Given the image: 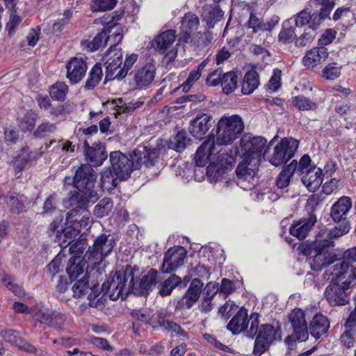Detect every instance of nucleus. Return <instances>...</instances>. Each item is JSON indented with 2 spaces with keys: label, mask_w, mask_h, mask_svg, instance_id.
Wrapping results in <instances>:
<instances>
[{
  "label": "nucleus",
  "mask_w": 356,
  "mask_h": 356,
  "mask_svg": "<svg viewBox=\"0 0 356 356\" xmlns=\"http://www.w3.org/2000/svg\"><path fill=\"white\" fill-rule=\"evenodd\" d=\"M57 130L56 123L48 121L42 122L33 132V136L37 138H42L54 133Z\"/></svg>",
  "instance_id": "obj_47"
},
{
  "label": "nucleus",
  "mask_w": 356,
  "mask_h": 356,
  "mask_svg": "<svg viewBox=\"0 0 356 356\" xmlns=\"http://www.w3.org/2000/svg\"><path fill=\"white\" fill-rule=\"evenodd\" d=\"M334 246V243L332 241L316 238L312 250L314 255L309 258V261L312 270H321L337 260V255L331 251Z\"/></svg>",
  "instance_id": "obj_7"
},
{
  "label": "nucleus",
  "mask_w": 356,
  "mask_h": 356,
  "mask_svg": "<svg viewBox=\"0 0 356 356\" xmlns=\"http://www.w3.org/2000/svg\"><path fill=\"white\" fill-rule=\"evenodd\" d=\"M299 147V141L292 137L283 138L274 147L273 153L268 156V162L278 167L287 163L293 157Z\"/></svg>",
  "instance_id": "obj_9"
},
{
  "label": "nucleus",
  "mask_w": 356,
  "mask_h": 356,
  "mask_svg": "<svg viewBox=\"0 0 356 356\" xmlns=\"http://www.w3.org/2000/svg\"><path fill=\"white\" fill-rule=\"evenodd\" d=\"M327 56V48L325 47H314L306 52L302 58V63L308 68H314L325 61Z\"/></svg>",
  "instance_id": "obj_25"
},
{
  "label": "nucleus",
  "mask_w": 356,
  "mask_h": 356,
  "mask_svg": "<svg viewBox=\"0 0 356 356\" xmlns=\"http://www.w3.org/2000/svg\"><path fill=\"white\" fill-rule=\"evenodd\" d=\"M222 149L216 150L215 145V137L210 135L208 140H205L197 149L195 154V163L197 166L203 167L207 163V160L214 159L207 168V175L211 182H216L227 173V154L222 152Z\"/></svg>",
  "instance_id": "obj_3"
},
{
  "label": "nucleus",
  "mask_w": 356,
  "mask_h": 356,
  "mask_svg": "<svg viewBox=\"0 0 356 356\" xmlns=\"http://www.w3.org/2000/svg\"><path fill=\"white\" fill-rule=\"evenodd\" d=\"M115 245V239L110 234H101L88 248L86 254L88 261L92 265L101 264L112 252Z\"/></svg>",
  "instance_id": "obj_8"
},
{
  "label": "nucleus",
  "mask_w": 356,
  "mask_h": 356,
  "mask_svg": "<svg viewBox=\"0 0 356 356\" xmlns=\"http://www.w3.org/2000/svg\"><path fill=\"white\" fill-rule=\"evenodd\" d=\"M161 147L139 146L127 156L120 151L111 152L109 155L111 168L120 181L128 179L131 172L145 166H154L160 154Z\"/></svg>",
  "instance_id": "obj_1"
},
{
  "label": "nucleus",
  "mask_w": 356,
  "mask_h": 356,
  "mask_svg": "<svg viewBox=\"0 0 356 356\" xmlns=\"http://www.w3.org/2000/svg\"><path fill=\"white\" fill-rule=\"evenodd\" d=\"M22 19L21 17L15 14H11L9 21L6 24V30L10 36L15 32L17 28L22 23Z\"/></svg>",
  "instance_id": "obj_63"
},
{
  "label": "nucleus",
  "mask_w": 356,
  "mask_h": 356,
  "mask_svg": "<svg viewBox=\"0 0 356 356\" xmlns=\"http://www.w3.org/2000/svg\"><path fill=\"white\" fill-rule=\"evenodd\" d=\"M330 328V321L322 313H316L309 325V333L316 339L325 335Z\"/></svg>",
  "instance_id": "obj_23"
},
{
  "label": "nucleus",
  "mask_w": 356,
  "mask_h": 356,
  "mask_svg": "<svg viewBox=\"0 0 356 356\" xmlns=\"http://www.w3.org/2000/svg\"><path fill=\"white\" fill-rule=\"evenodd\" d=\"M36 121L35 115L33 113H27L19 122V127L23 131H32Z\"/></svg>",
  "instance_id": "obj_55"
},
{
  "label": "nucleus",
  "mask_w": 356,
  "mask_h": 356,
  "mask_svg": "<svg viewBox=\"0 0 356 356\" xmlns=\"http://www.w3.org/2000/svg\"><path fill=\"white\" fill-rule=\"evenodd\" d=\"M90 199L86 196H81V194L76 191H70V195L68 199L70 206H74L67 212L66 216L67 224L78 223V218L82 214V210L86 209V203L90 202Z\"/></svg>",
  "instance_id": "obj_15"
},
{
  "label": "nucleus",
  "mask_w": 356,
  "mask_h": 356,
  "mask_svg": "<svg viewBox=\"0 0 356 356\" xmlns=\"http://www.w3.org/2000/svg\"><path fill=\"white\" fill-rule=\"evenodd\" d=\"M87 63L81 58L74 57L66 64V76L72 84L80 82L87 71Z\"/></svg>",
  "instance_id": "obj_19"
},
{
  "label": "nucleus",
  "mask_w": 356,
  "mask_h": 356,
  "mask_svg": "<svg viewBox=\"0 0 356 356\" xmlns=\"http://www.w3.org/2000/svg\"><path fill=\"white\" fill-rule=\"evenodd\" d=\"M297 161L293 160L280 172L275 181L279 188H284L289 186L291 179L296 171Z\"/></svg>",
  "instance_id": "obj_35"
},
{
  "label": "nucleus",
  "mask_w": 356,
  "mask_h": 356,
  "mask_svg": "<svg viewBox=\"0 0 356 356\" xmlns=\"http://www.w3.org/2000/svg\"><path fill=\"white\" fill-rule=\"evenodd\" d=\"M223 15L224 13L219 6L208 4L202 8V17L209 29L213 28L222 18Z\"/></svg>",
  "instance_id": "obj_32"
},
{
  "label": "nucleus",
  "mask_w": 356,
  "mask_h": 356,
  "mask_svg": "<svg viewBox=\"0 0 356 356\" xmlns=\"http://www.w3.org/2000/svg\"><path fill=\"white\" fill-rule=\"evenodd\" d=\"M268 149L269 144L264 137L246 134V179L248 176L254 179Z\"/></svg>",
  "instance_id": "obj_5"
},
{
  "label": "nucleus",
  "mask_w": 356,
  "mask_h": 356,
  "mask_svg": "<svg viewBox=\"0 0 356 356\" xmlns=\"http://www.w3.org/2000/svg\"><path fill=\"white\" fill-rule=\"evenodd\" d=\"M277 339L281 340L280 327L275 329L270 324L261 325L255 339L253 353L255 355H261L269 349L270 345Z\"/></svg>",
  "instance_id": "obj_11"
},
{
  "label": "nucleus",
  "mask_w": 356,
  "mask_h": 356,
  "mask_svg": "<svg viewBox=\"0 0 356 356\" xmlns=\"http://www.w3.org/2000/svg\"><path fill=\"white\" fill-rule=\"evenodd\" d=\"M4 203L11 213L20 214L27 209L28 199L24 195L8 192L4 197Z\"/></svg>",
  "instance_id": "obj_24"
},
{
  "label": "nucleus",
  "mask_w": 356,
  "mask_h": 356,
  "mask_svg": "<svg viewBox=\"0 0 356 356\" xmlns=\"http://www.w3.org/2000/svg\"><path fill=\"white\" fill-rule=\"evenodd\" d=\"M68 247L69 252L72 254H74V257H81L87 248L86 240L84 238L76 240L70 244Z\"/></svg>",
  "instance_id": "obj_57"
},
{
  "label": "nucleus",
  "mask_w": 356,
  "mask_h": 356,
  "mask_svg": "<svg viewBox=\"0 0 356 356\" xmlns=\"http://www.w3.org/2000/svg\"><path fill=\"white\" fill-rule=\"evenodd\" d=\"M273 26L274 25L270 23L263 24L261 20L253 13L250 14L247 25L248 29L252 30V33H257L259 31H271Z\"/></svg>",
  "instance_id": "obj_40"
},
{
  "label": "nucleus",
  "mask_w": 356,
  "mask_h": 356,
  "mask_svg": "<svg viewBox=\"0 0 356 356\" xmlns=\"http://www.w3.org/2000/svg\"><path fill=\"white\" fill-rule=\"evenodd\" d=\"M288 320L293 328L296 339L300 342L307 340L309 330L305 319V313H289Z\"/></svg>",
  "instance_id": "obj_16"
},
{
  "label": "nucleus",
  "mask_w": 356,
  "mask_h": 356,
  "mask_svg": "<svg viewBox=\"0 0 356 356\" xmlns=\"http://www.w3.org/2000/svg\"><path fill=\"white\" fill-rule=\"evenodd\" d=\"M181 283V277L177 275H171L167 280H165L161 284L159 289V294L162 296L170 295L172 291L178 284Z\"/></svg>",
  "instance_id": "obj_43"
},
{
  "label": "nucleus",
  "mask_w": 356,
  "mask_h": 356,
  "mask_svg": "<svg viewBox=\"0 0 356 356\" xmlns=\"http://www.w3.org/2000/svg\"><path fill=\"white\" fill-rule=\"evenodd\" d=\"M293 19L296 28L307 25L308 29L312 30V32H315L323 21L317 13H311L307 10H302L293 16Z\"/></svg>",
  "instance_id": "obj_22"
},
{
  "label": "nucleus",
  "mask_w": 356,
  "mask_h": 356,
  "mask_svg": "<svg viewBox=\"0 0 356 356\" xmlns=\"http://www.w3.org/2000/svg\"><path fill=\"white\" fill-rule=\"evenodd\" d=\"M83 154L88 162L86 164L92 168L102 165L108 156L105 146L102 143H95L90 146L87 140L83 143Z\"/></svg>",
  "instance_id": "obj_14"
},
{
  "label": "nucleus",
  "mask_w": 356,
  "mask_h": 356,
  "mask_svg": "<svg viewBox=\"0 0 356 356\" xmlns=\"http://www.w3.org/2000/svg\"><path fill=\"white\" fill-rule=\"evenodd\" d=\"M158 323L159 324V326L164 327L165 330L175 332L177 334L181 331V327L179 325L172 321L165 320L163 317L161 316V313L158 315Z\"/></svg>",
  "instance_id": "obj_62"
},
{
  "label": "nucleus",
  "mask_w": 356,
  "mask_h": 356,
  "mask_svg": "<svg viewBox=\"0 0 356 356\" xmlns=\"http://www.w3.org/2000/svg\"><path fill=\"white\" fill-rule=\"evenodd\" d=\"M61 264L62 257L58 254L47 266V273L52 278L55 277L56 275L60 272V267Z\"/></svg>",
  "instance_id": "obj_64"
},
{
  "label": "nucleus",
  "mask_w": 356,
  "mask_h": 356,
  "mask_svg": "<svg viewBox=\"0 0 356 356\" xmlns=\"http://www.w3.org/2000/svg\"><path fill=\"white\" fill-rule=\"evenodd\" d=\"M122 52L121 49L110 47L105 53L103 60H104V66L106 68V79L121 80L127 75V70L121 67L122 63Z\"/></svg>",
  "instance_id": "obj_10"
},
{
  "label": "nucleus",
  "mask_w": 356,
  "mask_h": 356,
  "mask_svg": "<svg viewBox=\"0 0 356 356\" xmlns=\"http://www.w3.org/2000/svg\"><path fill=\"white\" fill-rule=\"evenodd\" d=\"M204 283L198 278L192 280L186 294L191 296L196 299H199L202 290Z\"/></svg>",
  "instance_id": "obj_59"
},
{
  "label": "nucleus",
  "mask_w": 356,
  "mask_h": 356,
  "mask_svg": "<svg viewBox=\"0 0 356 356\" xmlns=\"http://www.w3.org/2000/svg\"><path fill=\"white\" fill-rule=\"evenodd\" d=\"M323 171L316 166L308 169L306 174L302 175V181L312 191L317 190L323 182Z\"/></svg>",
  "instance_id": "obj_28"
},
{
  "label": "nucleus",
  "mask_w": 356,
  "mask_h": 356,
  "mask_svg": "<svg viewBox=\"0 0 356 356\" xmlns=\"http://www.w3.org/2000/svg\"><path fill=\"white\" fill-rule=\"evenodd\" d=\"M68 92V86L65 82H57L50 88V95L54 99L63 102Z\"/></svg>",
  "instance_id": "obj_48"
},
{
  "label": "nucleus",
  "mask_w": 356,
  "mask_h": 356,
  "mask_svg": "<svg viewBox=\"0 0 356 356\" xmlns=\"http://www.w3.org/2000/svg\"><path fill=\"white\" fill-rule=\"evenodd\" d=\"M97 180V174L88 164H81L75 170L73 177H65L64 186L77 189L81 196L89 199L96 198L97 193L93 190Z\"/></svg>",
  "instance_id": "obj_4"
},
{
  "label": "nucleus",
  "mask_w": 356,
  "mask_h": 356,
  "mask_svg": "<svg viewBox=\"0 0 356 356\" xmlns=\"http://www.w3.org/2000/svg\"><path fill=\"white\" fill-rule=\"evenodd\" d=\"M187 251L184 247L176 246L170 248L164 254L161 266L163 273H170L175 271L184 263Z\"/></svg>",
  "instance_id": "obj_13"
},
{
  "label": "nucleus",
  "mask_w": 356,
  "mask_h": 356,
  "mask_svg": "<svg viewBox=\"0 0 356 356\" xmlns=\"http://www.w3.org/2000/svg\"><path fill=\"white\" fill-rule=\"evenodd\" d=\"M260 85L258 72L252 69L246 72V95L252 94Z\"/></svg>",
  "instance_id": "obj_50"
},
{
  "label": "nucleus",
  "mask_w": 356,
  "mask_h": 356,
  "mask_svg": "<svg viewBox=\"0 0 356 356\" xmlns=\"http://www.w3.org/2000/svg\"><path fill=\"white\" fill-rule=\"evenodd\" d=\"M42 155V152H30L29 148H23L14 161L15 171L21 172L27 165L31 164Z\"/></svg>",
  "instance_id": "obj_33"
},
{
  "label": "nucleus",
  "mask_w": 356,
  "mask_h": 356,
  "mask_svg": "<svg viewBox=\"0 0 356 356\" xmlns=\"http://www.w3.org/2000/svg\"><path fill=\"white\" fill-rule=\"evenodd\" d=\"M316 222V217L314 213H308L295 222L290 227V234L300 240L305 239Z\"/></svg>",
  "instance_id": "obj_20"
},
{
  "label": "nucleus",
  "mask_w": 356,
  "mask_h": 356,
  "mask_svg": "<svg viewBox=\"0 0 356 356\" xmlns=\"http://www.w3.org/2000/svg\"><path fill=\"white\" fill-rule=\"evenodd\" d=\"M15 346L17 347L20 350L30 354L38 355L40 356L43 355L44 354L43 351H38V349L33 345H32L31 343L22 338H20L19 340H18Z\"/></svg>",
  "instance_id": "obj_60"
},
{
  "label": "nucleus",
  "mask_w": 356,
  "mask_h": 356,
  "mask_svg": "<svg viewBox=\"0 0 356 356\" xmlns=\"http://www.w3.org/2000/svg\"><path fill=\"white\" fill-rule=\"evenodd\" d=\"M120 179L115 175L111 168L104 169L101 173L100 186L103 191L111 192L118 184Z\"/></svg>",
  "instance_id": "obj_36"
},
{
  "label": "nucleus",
  "mask_w": 356,
  "mask_h": 356,
  "mask_svg": "<svg viewBox=\"0 0 356 356\" xmlns=\"http://www.w3.org/2000/svg\"><path fill=\"white\" fill-rule=\"evenodd\" d=\"M132 279L131 266L127 265L122 273L117 271L113 276H110L102 284L100 291H99L97 282L92 284V292L88 296L90 306L99 310L103 309L106 300L105 298L106 295L112 300H116L120 298H125L131 290L129 282H131Z\"/></svg>",
  "instance_id": "obj_2"
},
{
  "label": "nucleus",
  "mask_w": 356,
  "mask_h": 356,
  "mask_svg": "<svg viewBox=\"0 0 356 356\" xmlns=\"http://www.w3.org/2000/svg\"><path fill=\"white\" fill-rule=\"evenodd\" d=\"M350 222L347 220H343L341 223L337 225V226L332 227L330 230L323 229L321 230L316 238H323V239H328L330 241H332L333 239L338 238L350 232Z\"/></svg>",
  "instance_id": "obj_30"
},
{
  "label": "nucleus",
  "mask_w": 356,
  "mask_h": 356,
  "mask_svg": "<svg viewBox=\"0 0 356 356\" xmlns=\"http://www.w3.org/2000/svg\"><path fill=\"white\" fill-rule=\"evenodd\" d=\"M175 39V31L167 30L162 32L152 41V47L163 53L174 43Z\"/></svg>",
  "instance_id": "obj_31"
},
{
  "label": "nucleus",
  "mask_w": 356,
  "mask_h": 356,
  "mask_svg": "<svg viewBox=\"0 0 356 356\" xmlns=\"http://www.w3.org/2000/svg\"><path fill=\"white\" fill-rule=\"evenodd\" d=\"M292 104L300 111H311L316 108V104L310 99L299 95L291 99Z\"/></svg>",
  "instance_id": "obj_49"
},
{
  "label": "nucleus",
  "mask_w": 356,
  "mask_h": 356,
  "mask_svg": "<svg viewBox=\"0 0 356 356\" xmlns=\"http://www.w3.org/2000/svg\"><path fill=\"white\" fill-rule=\"evenodd\" d=\"M238 78L235 72H228L222 76V88L225 94L232 92L237 87Z\"/></svg>",
  "instance_id": "obj_41"
},
{
  "label": "nucleus",
  "mask_w": 356,
  "mask_h": 356,
  "mask_svg": "<svg viewBox=\"0 0 356 356\" xmlns=\"http://www.w3.org/2000/svg\"><path fill=\"white\" fill-rule=\"evenodd\" d=\"M311 2L316 8L321 6L320 10L317 14L323 20L329 17L330 11L334 6V0H311Z\"/></svg>",
  "instance_id": "obj_46"
},
{
  "label": "nucleus",
  "mask_w": 356,
  "mask_h": 356,
  "mask_svg": "<svg viewBox=\"0 0 356 356\" xmlns=\"http://www.w3.org/2000/svg\"><path fill=\"white\" fill-rule=\"evenodd\" d=\"M339 264L335 266L336 282L343 285V287L350 289L356 282V268L350 264L348 261L343 260L338 267Z\"/></svg>",
  "instance_id": "obj_18"
},
{
  "label": "nucleus",
  "mask_w": 356,
  "mask_h": 356,
  "mask_svg": "<svg viewBox=\"0 0 356 356\" xmlns=\"http://www.w3.org/2000/svg\"><path fill=\"white\" fill-rule=\"evenodd\" d=\"M86 261L81 257H72L67 263L66 271L70 279L72 281L84 272Z\"/></svg>",
  "instance_id": "obj_34"
},
{
  "label": "nucleus",
  "mask_w": 356,
  "mask_h": 356,
  "mask_svg": "<svg viewBox=\"0 0 356 356\" xmlns=\"http://www.w3.org/2000/svg\"><path fill=\"white\" fill-rule=\"evenodd\" d=\"M72 17V10H66L63 14V17L58 19V20L53 24L52 30L54 32H61L64 27L69 23Z\"/></svg>",
  "instance_id": "obj_58"
},
{
  "label": "nucleus",
  "mask_w": 356,
  "mask_h": 356,
  "mask_svg": "<svg viewBox=\"0 0 356 356\" xmlns=\"http://www.w3.org/2000/svg\"><path fill=\"white\" fill-rule=\"evenodd\" d=\"M107 33L106 34V43L110 42L111 47L117 48V44H119L122 40V29L120 24H113L104 29Z\"/></svg>",
  "instance_id": "obj_39"
},
{
  "label": "nucleus",
  "mask_w": 356,
  "mask_h": 356,
  "mask_svg": "<svg viewBox=\"0 0 356 356\" xmlns=\"http://www.w3.org/2000/svg\"><path fill=\"white\" fill-rule=\"evenodd\" d=\"M14 280L13 277L8 274H4L1 278V282L4 286L11 291L15 295L24 296L25 295L24 289L21 286L13 282Z\"/></svg>",
  "instance_id": "obj_53"
},
{
  "label": "nucleus",
  "mask_w": 356,
  "mask_h": 356,
  "mask_svg": "<svg viewBox=\"0 0 356 356\" xmlns=\"http://www.w3.org/2000/svg\"><path fill=\"white\" fill-rule=\"evenodd\" d=\"M352 208V200L349 197H340L331 207L330 215L334 222L346 220V216Z\"/></svg>",
  "instance_id": "obj_26"
},
{
  "label": "nucleus",
  "mask_w": 356,
  "mask_h": 356,
  "mask_svg": "<svg viewBox=\"0 0 356 356\" xmlns=\"http://www.w3.org/2000/svg\"><path fill=\"white\" fill-rule=\"evenodd\" d=\"M32 318L34 321H39L42 323H44L49 325L51 327H59L61 325L62 322L58 323L56 321L57 318L54 317V313H33Z\"/></svg>",
  "instance_id": "obj_52"
},
{
  "label": "nucleus",
  "mask_w": 356,
  "mask_h": 356,
  "mask_svg": "<svg viewBox=\"0 0 356 356\" xmlns=\"http://www.w3.org/2000/svg\"><path fill=\"white\" fill-rule=\"evenodd\" d=\"M88 277L85 275L81 280H78L72 286L73 296L74 297L80 298L83 295L88 293L89 294L92 292V286L88 284ZM95 283V281H91V285Z\"/></svg>",
  "instance_id": "obj_44"
},
{
  "label": "nucleus",
  "mask_w": 356,
  "mask_h": 356,
  "mask_svg": "<svg viewBox=\"0 0 356 356\" xmlns=\"http://www.w3.org/2000/svg\"><path fill=\"white\" fill-rule=\"evenodd\" d=\"M68 225L61 231L58 230L56 234V238L59 241L60 245L63 249L67 248L74 241L81 232L78 223Z\"/></svg>",
  "instance_id": "obj_27"
},
{
  "label": "nucleus",
  "mask_w": 356,
  "mask_h": 356,
  "mask_svg": "<svg viewBox=\"0 0 356 356\" xmlns=\"http://www.w3.org/2000/svg\"><path fill=\"white\" fill-rule=\"evenodd\" d=\"M242 313H236L227 325L228 330L232 334H236L245 330V316H242Z\"/></svg>",
  "instance_id": "obj_51"
},
{
  "label": "nucleus",
  "mask_w": 356,
  "mask_h": 356,
  "mask_svg": "<svg viewBox=\"0 0 356 356\" xmlns=\"http://www.w3.org/2000/svg\"><path fill=\"white\" fill-rule=\"evenodd\" d=\"M199 26V18L192 13L185 14L181 20V31L188 37L196 31Z\"/></svg>",
  "instance_id": "obj_38"
},
{
  "label": "nucleus",
  "mask_w": 356,
  "mask_h": 356,
  "mask_svg": "<svg viewBox=\"0 0 356 356\" xmlns=\"http://www.w3.org/2000/svg\"><path fill=\"white\" fill-rule=\"evenodd\" d=\"M106 31L102 29L92 38V40H85L81 41V46L83 49L89 51H95L106 44Z\"/></svg>",
  "instance_id": "obj_37"
},
{
  "label": "nucleus",
  "mask_w": 356,
  "mask_h": 356,
  "mask_svg": "<svg viewBox=\"0 0 356 356\" xmlns=\"http://www.w3.org/2000/svg\"><path fill=\"white\" fill-rule=\"evenodd\" d=\"M133 279L131 282H129L131 290H130V293H132L135 295L138 296H145L149 293V291H151L153 286H155L156 282V277H157V270L152 268L147 273V274L145 275L142 277V278L138 282L136 280L140 276V270L139 268L134 266H131Z\"/></svg>",
  "instance_id": "obj_12"
},
{
  "label": "nucleus",
  "mask_w": 356,
  "mask_h": 356,
  "mask_svg": "<svg viewBox=\"0 0 356 356\" xmlns=\"http://www.w3.org/2000/svg\"><path fill=\"white\" fill-rule=\"evenodd\" d=\"M211 116L206 113L197 115L190 123L189 131L191 135L196 139H202L211 127Z\"/></svg>",
  "instance_id": "obj_21"
},
{
  "label": "nucleus",
  "mask_w": 356,
  "mask_h": 356,
  "mask_svg": "<svg viewBox=\"0 0 356 356\" xmlns=\"http://www.w3.org/2000/svg\"><path fill=\"white\" fill-rule=\"evenodd\" d=\"M102 76V70L100 64H95L89 72V76L86 82L87 90L93 89L100 81Z\"/></svg>",
  "instance_id": "obj_42"
},
{
  "label": "nucleus",
  "mask_w": 356,
  "mask_h": 356,
  "mask_svg": "<svg viewBox=\"0 0 356 356\" xmlns=\"http://www.w3.org/2000/svg\"><path fill=\"white\" fill-rule=\"evenodd\" d=\"M156 68L152 64H146L138 70L134 75V81L138 88L149 85L155 76Z\"/></svg>",
  "instance_id": "obj_29"
},
{
  "label": "nucleus",
  "mask_w": 356,
  "mask_h": 356,
  "mask_svg": "<svg viewBox=\"0 0 356 356\" xmlns=\"http://www.w3.org/2000/svg\"><path fill=\"white\" fill-rule=\"evenodd\" d=\"M116 3L117 0H94L91 8L94 12L105 11L112 9Z\"/></svg>",
  "instance_id": "obj_56"
},
{
  "label": "nucleus",
  "mask_w": 356,
  "mask_h": 356,
  "mask_svg": "<svg viewBox=\"0 0 356 356\" xmlns=\"http://www.w3.org/2000/svg\"><path fill=\"white\" fill-rule=\"evenodd\" d=\"M190 138L186 136V132L179 131L171 143L177 152H181L190 142Z\"/></svg>",
  "instance_id": "obj_54"
},
{
  "label": "nucleus",
  "mask_w": 356,
  "mask_h": 356,
  "mask_svg": "<svg viewBox=\"0 0 356 356\" xmlns=\"http://www.w3.org/2000/svg\"><path fill=\"white\" fill-rule=\"evenodd\" d=\"M348 288L343 287V285L339 283L332 282L326 287L325 296L330 305H345L348 302Z\"/></svg>",
  "instance_id": "obj_17"
},
{
  "label": "nucleus",
  "mask_w": 356,
  "mask_h": 356,
  "mask_svg": "<svg viewBox=\"0 0 356 356\" xmlns=\"http://www.w3.org/2000/svg\"><path fill=\"white\" fill-rule=\"evenodd\" d=\"M340 68L334 66V64L327 65L323 70V76L326 79L334 80L340 75Z\"/></svg>",
  "instance_id": "obj_61"
},
{
  "label": "nucleus",
  "mask_w": 356,
  "mask_h": 356,
  "mask_svg": "<svg viewBox=\"0 0 356 356\" xmlns=\"http://www.w3.org/2000/svg\"><path fill=\"white\" fill-rule=\"evenodd\" d=\"M113 207V202L108 197L102 199L95 207L94 214L97 218H103L108 216Z\"/></svg>",
  "instance_id": "obj_45"
},
{
  "label": "nucleus",
  "mask_w": 356,
  "mask_h": 356,
  "mask_svg": "<svg viewBox=\"0 0 356 356\" xmlns=\"http://www.w3.org/2000/svg\"><path fill=\"white\" fill-rule=\"evenodd\" d=\"M242 118L237 115L223 117L218 122L215 145L218 147L232 143L243 129Z\"/></svg>",
  "instance_id": "obj_6"
}]
</instances>
